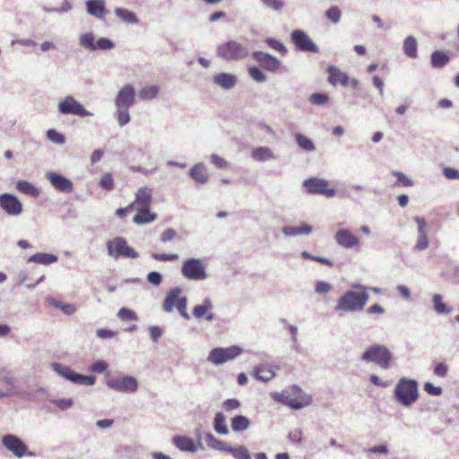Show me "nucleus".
<instances>
[{"label": "nucleus", "mask_w": 459, "mask_h": 459, "mask_svg": "<svg viewBox=\"0 0 459 459\" xmlns=\"http://www.w3.org/2000/svg\"><path fill=\"white\" fill-rule=\"evenodd\" d=\"M273 398L292 409H300L311 403V397L297 385L290 386L280 393H274Z\"/></svg>", "instance_id": "obj_1"}, {"label": "nucleus", "mask_w": 459, "mask_h": 459, "mask_svg": "<svg viewBox=\"0 0 459 459\" xmlns=\"http://www.w3.org/2000/svg\"><path fill=\"white\" fill-rule=\"evenodd\" d=\"M368 299V294L362 291L349 290L345 292L337 302V311H359L362 310Z\"/></svg>", "instance_id": "obj_2"}, {"label": "nucleus", "mask_w": 459, "mask_h": 459, "mask_svg": "<svg viewBox=\"0 0 459 459\" xmlns=\"http://www.w3.org/2000/svg\"><path fill=\"white\" fill-rule=\"evenodd\" d=\"M396 400L403 406L414 403L418 397V383L415 380L402 377L394 390Z\"/></svg>", "instance_id": "obj_3"}, {"label": "nucleus", "mask_w": 459, "mask_h": 459, "mask_svg": "<svg viewBox=\"0 0 459 459\" xmlns=\"http://www.w3.org/2000/svg\"><path fill=\"white\" fill-rule=\"evenodd\" d=\"M361 359L367 362H374L380 368L387 369L391 367L392 353L384 345H373L367 349Z\"/></svg>", "instance_id": "obj_4"}, {"label": "nucleus", "mask_w": 459, "mask_h": 459, "mask_svg": "<svg viewBox=\"0 0 459 459\" xmlns=\"http://www.w3.org/2000/svg\"><path fill=\"white\" fill-rule=\"evenodd\" d=\"M181 293L182 290L180 288L170 290L163 301L162 307L168 313L176 307L185 319L189 320L190 316L186 311L187 299L181 297Z\"/></svg>", "instance_id": "obj_5"}, {"label": "nucleus", "mask_w": 459, "mask_h": 459, "mask_svg": "<svg viewBox=\"0 0 459 459\" xmlns=\"http://www.w3.org/2000/svg\"><path fill=\"white\" fill-rule=\"evenodd\" d=\"M248 49L246 46L230 40L218 47L217 54L225 60H238L248 56Z\"/></svg>", "instance_id": "obj_6"}, {"label": "nucleus", "mask_w": 459, "mask_h": 459, "mask_svg": "<svg viewBox=\"0 0 459 459\" xmlns=\"http://www.w3.org/2000/svg\"><path fill=\"white\" fill-rule=\"evenodd\" d=\"M108 254L115 258L124 256L127 258L138 257V253L127 245L124 238L117 237L107 242Z\"/></svg>", "instance_id": "obj_7"}, {"label": "nucleus", "mask_w": 459, "mask_h": 459, "mask_svg": "<svg viewBox=\"0 0 459 459\" xmlns=\"http://www.w3.org/2000/svg\"><path fill=\"white\" fill-rule=\"evenodd\" d=\"M303 186L309 195H320L331 198L336 194L335 189L330 186L329 182L323 178H309L303 182Z\"/></svg>", "instance_id": "obj_8"}, {"label": "nucleus", "mask_w": 459, "mask_h": 459, "mask_svg": "<svg viewBox=\"0 0 459 459\" xmlns=\"http://www.w3.org/2000/svg\"><path fill=\"white\" fill-rule=\"evenodd\" d=\"M51 367L56 374L65 379L70 380L73 383L84 385H92L95 383L96 377L94 376H83L75 373L65 365H62L60 363H53Z\"/></svg>", "instance_id": "obj_9"}, {"label": "nucleus", "mask_w": 459, "mask_h": 459, "mask_svg": "<svg viewBox=\"0 0 459 459\" xmlns=\"http://www.w3.org/2000/svg\"><path fill=\"white\" fill-rule=\"evenodd\" d=\"M243 353V349L238 345L228 348H214L208 356V360L215 365L232 360Z\"/></svg>", "instance_id": "obj_10"}, {"label": "nucleus", "mask_w": 459, "mask_h": 459, "mask_svg": "<svg viewBox=\"0 0 459 459\" xmlns=\"http://www.w3.org/2000/svg\"><path fill=\"white\" fill-rule=\"evenodd\" d=\"M181 273L185 278L193 281H202L207 277L203 263L196 258L185 260L182 264Z\"/></svg>", "instance_id": "obj_11"}, {"label": "nucleus", "mask_w": 459, "mask_h": 459, "mask_svg": "<svg viewBox=\"0 0 459 459\" xmlns=\"http://www.w3.org/2000/svg\"><path fill=\"white\" fill-rule=\"evenodd\" d=\"M2 444L8 451L18 458H22L25 455H32V454L28 451V447L23 441L14 435H4L2 437Z\"/></svg>", "instance_id": "obj_12"}, {"label": "nucleus", "mask_w": 459, "mask_h": 459, "mask_svg": "<svg viewBox=\"0 0 459 459\" xmlns=\"http://www.w3.org/2000/svg\"><path fill=\"white\" fill-rule=\"evenodd\" d=\"M107 385L115 391L134 393L138 389V381L133 377H116L108 380Z\"/></svg>", "instance_id": "obj_13"}, {"label": "nucleus", "mask_w": 459, "mask_h": 459, "mask_svg": "<svg viewBox=\"0 0 459 459\" xmlns=\"http://www.w3.org/2000/svg\"><path fill=\"white\" fill-rule=\"evenodd\" d=\"M58 110L62 114H71L79 117H88L91 113L74 97L67 96L58 104Z\"/></svg>", "instance_id": "obj_14"}, {"label": "nucleus", "mask_w": 459, "mask_h": 459, "mask_svg": "<svg viewBox=\"0 0 459 459\" xmlns=\"http://www.w3.org/2000/svg\"><path fill=\"white\" fill-rule=\"evenodd\" d=\"M0 207L9 215L18 216L22 212V204L13 195H0Z\"/></svg>", "instance_id": "obj_15"}, {"label": "nucleus", "mask_w": 459, "mask_h": 459, "mask_svg": "<svg viewBox=\"0 0 459 459\" xmlns=\"http://www.w3.org/2000/svg\"><path fill=\"white\" fill-rule=\"evenodd\" d=\"M291 40L293 41L297 48H299V50L312 53L318 52V48L316 47V45L312 41L309 36L303 30H293L291 33Z\"/></svg>", "instance_id": "obj_16"}, {"label": "nucleus", "mask_w": 459, "mask_h": 459, "mask_svg": "<svg viewBox=\"0 0 459 459\" xmlns=\"http://www.w3.org/2000/svg\"><path fill=\"white\" fill-rule=\"evenodd\" d=\"M135 100V90L131 84L123 86L115 100V104L117 108H130Z\"/></svg>", "instance_id": "obj_17"}, {"label": "nucleus", "mask_w": 459, "mask_h": 459, "mask_svg": "<svg viewBox=\"0 0 459 459\" xmlns=\"http://www.w3.org/2000/svg\"><path fill=\"white\" fill-rule=\"evenodd\" d=\"M253 56L264 69L269 72L276 73L281 67L280 61L267 53L255 51Z\"/></svg>", "instance_id": "obj_18"}, {"label": "nucleus", "mask_w": 459, "mask_h": 459, "mask_svg": "<svg viewBox=\"0 0 459 459\" xmlns=\"http://www.w3.org/2000/svg\"><path fill=\"white\" fill-rule=\"evenodd\" d=\"M135 215L133 217V221L137 225L148 224L157 219V214L151 211V206H135Z\"/></svg>", "instance_id": "obj_19"}, {"label": "nucleus", "mask_w": 459, "mask_h": 459, "mask_svg": "<svg viewBox=\"0 0 459 459\" xmlns=\"http://www.w3.org/2000/svg\"><path fill=\"white\" fill-rule=\"evenodd\" d=\"M48 179L51 183V185L60 192L70 193L73 191V184L72 182L63 177L62 175L50 172L47 175Z\"/></svg>", "instance_id": "obj_20"}, {"label": "nucleus", "mask_w": 459, "mask_h": 459, "mask_svg": "<svg viewBox=\"0 0 459 459\" xmlns=\"http://www.w3.org/2000/svg\"><path fill=\"white\" fill-rule=\"evenodd\" d=\"M338 245L345 248H352L359 245V238L347 230H341L335 234Z\"/></svg>", "instance_id": "obj_21"}, {"label": "nucleus", "mask_w": 459, "mask_h": 459, "mask_svg": "<svg viewBox=\"0 0 459 459\" xmlns=\"http://www.w3.org/2000/svg\"><path fill=\"white\" fill-rule=\"evenodd\" d=\"M327 72L329 74L328 82L332 85L335 86L339 83L342 86H347L349 84V76L336 66L329 65Z\"/></svg>", "instance_id": "obj_22"}, {"label": "nucleus", "mask_w": 459, "mask_h": 459, "mask_svg": "<svg viewBox=\"0 0 459 459\" xmlns=\"http://www.w3.org/2000/svg\"><path fill=\"white\" fill-rule=\"evenodd\" d=\"M152 201V189L149 187H141L135 193V198L132 204L135 206H151Z\"/></svg>", "instance_id": "obj_23"}, {"label": "nucleus", "mask_w": 459, "mask_h": 459, "mask_svg": "<svg viewBox=\"0 0 459 459\" xmlns=\"http://www.w3.org/2000/svg\"><path fill=\"white\" fill-rule=\"evenodd\" d=\"M213 307L210 299L206 298L203 304L196 305L193 309V315L195 318L200 319L205 316L207 321H212L214 316L212 314H207L208 311Z\"/></svg>", "instance_id": "obj_24"}, {"label": "nucleus", "mask_w": 459, "mask_h": 459, "mask_svg": "<svg viewBox=\"0 0 459 459\" xmlns=\"http://www.w3.org/2000/svg\"><path fill=\"white\" fill-rule=\"evenodd\" d=\"M190 177L199 184H205L209 179V175L204 164H195L189 172Z\"/></svg>", "instance_id": "obj_25"}, {"label": "nucleus", "mask_w": 459, "mask_h": 459, "mask_svg": "<svg viewBox=\"0 0 459 459\" xmlns=\"http://www.w3.org/2000/svg\"><path fill=\"white\" fill-rule=\"evenodd\" d=\"M173 443L181 451L195 452L197 450V446L194 440L188 437L175 436Z\"/></svg>", "instance_id": "obj_26"}, {"label": "nucleus", "mask_w": 459, "mask_h": 459, "mask_svg": "<svg viewBox=\"0 0 459 459\" xmlns=\"http://www.w3.org/2000/svg\"><path fill=\"white\" fill-rule=\"evenodd\" d=\"M87 12L99 19H102L105 13V2L103 0H88L86 2Z\"/></svg>", "instance_id": "obj_27"}, {"label": "nucleus", "mask_w": 459, "mask_h": 459, "mask_svg": "<svg viewBox=\"0 0 459 459\" xmlns=\"http://www.w3.org/2000/svg\"><path fill=\"white\" fill-rule=\"evenodd\" d=\"M14 391L13 378L4 372H0V398L11 395Z\"/></svg>", "instance_id": "obj_28"}, {"label": "nucleus", "mask_w": 459, "mask_h": 459, "mask_svg": "<svg viewBox=\"0 0 459 459\" xmlns=\"http://www.w3.org/2000/svg\"><path fill=\"white\" fill-rule=\"evenodd\" d=\"M254 377L260 381L268 382L275 377V373L272 368L260 365L255 368Z\"/></svg>", "instance_id": "obj_29"}, {"label": "nucleus", "mask_w": 459, "mask_h": 459, "mask_svg": "<svg viewBox=\"0 0 459 459\" xmlns=\"http://www.w3.org/2000/svg\"><path fill=\"white\" fill-rule=\"evenodd\" d=\"M312 231V227L306 222H302L300 226H287L282 229V232L286 236L308 235Z\"/></svg>", "instance_id": "obj_30"}, {"label": "nucleus", "mask_w": 459, "mask_h": 459, "mask_svg": "<svg viewBox=\"0 0 459 459\" xmlns=\"http://www.w3.org/2000/svg\"><path fill=\"white\" fill-rule=\"evenodd\" d=\"M16 189L20 193L31 197H37L39 195V190L30 182L25 180H19L16 183Z\"/></svg>", "instance_id": "obj_31"}, {"label": "nucleus", "mask_w": 459, "mask_h": 459, "mask_svg": "<svg viewBox=\"0 0 459 459\" xmlns=\"http://www.w3.org/2000/svg\"><path fill=\"white\" fill-rule=\"evenodd\" d=\"M214 82L224 89H230L236 84L237 79L232 74L221 73L214 76Z\"/></svg>", "instance_id": "obj_32"}, {"label": "nucleus", "mask_w": 459, "mask_h": 459, "mask_svg": "<svg viewBox=\"0 0 459 459\" xmlns=\"http://www.w3.org/2000/svg\"><path fill=\"white\" fill-rule=\"evenodd\" d=\"M403 52L411 58H416L418 55V44L414 37L408 36L403 41Z\"/></svg>", "instance_id": "obj_33"}, {"label": "nucleus", "mask_w": 459, "mask_h": 459, "mask_svg": "<svg viewBox=\"0 0 459 459\" xmlns=\"http://www.w3.org/2000/svg\"><path fill=\"white\" fill-rule=\"evenodd\" d=\"M449 60V56L443 51H434L431 54V65L435 68L444 67Z\"/></svg>", "instance_id": "obj_34"}, {"label": "nucleus", "mask_w": 459, "mask_h": 459, "mask_svg": "<svg viewBox=\"0 0 459 459\" xmlns=\"http://www.w3.org/2000/svg\"><path fill=\"white\" fill-rule=\"evenodd\" d=\"M252 158L257 161H264L273 158V152L268 147H258L252 151Z\"/></svg>", "instance_id": "obj_35"}, {"label": "nucleus", "mask_w": 459, "mask_h": 459, "mask_svg": "<svg viewBox=\"0 0 459 459\" xmlns=\"http://www.w3.org/2000/svg\"><path fill=\"white\" fill-rule=\"evenodd\" d=\"M249 424L248 419L242 415L236 416L231 420V428L236 432L246 430Z\"/></svg>", "instance_id": "obj_36"}, {"label": "nucleus", "mask_w": 459, "mask_h": 459, "mask_svg": "<svg viewBox=\"0 0 459 459\" xmlns=\"http://www.w3.org/2000/svg\"><path fill=\"white\" fill-rule=\"evenodd\" d=\"M57 257L56 255L46 253H38L30 258V261L41 264H50L55 263Z\"/></svg>", "instance_id": "obj_37"}, {"label": "nucleus", "mask_w": 459, "mask_h": 459, "mask_svg": "<svg viewBox=\"0 0 459 459\" xmlns=\"http://www.w3.org/2000/svg\"><path fill=\"white\" fill-rule=\"evenodd\" d=\"M159 92V87L156 85H147L143 87L139 91V97L142 100H152Z\"/></svg>", "instance_id": "obj_38"}, {"label": "nucleus", "mask_w": 459, "mask_h": 459, "mask_svg": "<svg viewBox=\"0 0 459 459\" xmlns=\"http://www.w3.org/2000/svg\"><path fill=\"white\" fill-rule=\"evenodd\" d=\"M116 14L123 21L128 22V23H136L138 22V19L134 13L123 9V8H117L115 10Z\"/></svg>", "instance_id": "obj_39"}, {"label": "nucleus", "mask_w": 459, "mask_h": 459, "mask_svg": "<svg viewBox=\"0 0 459 459\" xmlns=\"http://www.w3.org/2000/svg\"><path fill=\"white\" fill-rule=\"evenodd\" d=\"M214 429L222 435H226L229 432L228 427L225 423V417L221 412H218L214 418Z\"/></svg>", "instance_id": "obj_40"}, {"label": "nucleus", "mask_w": 459, "mask_h": 459, "mask_svg": "<svg viewBox=\"0 0 459 459\" xmlns=\"http://www.w3.org/2000/svg\"><path fill=\"white\" fill-rule=\"evenodd\" d=\"M296 141H297V143L299 144V146L305 150V151H314L315 150V145L313 143V142L307 136H305L304 134H297L296 136Z\"/></svg>", "instance_id": "obj_41"}, {"label": "nucleus", "mask_w": 459, "mask_h": 459, "mask_svg": "<svg viewBox=\"0 0 459 459\" xmlns=\"http://www.w3.org/2000/svg\"><path fill=\"white\" fill-rule=\"evenodd\" d=\"M99 186L105 191H108V192L111 191L115 186L114 178H113L112 174L111 173L104 174L99 182Z\"/></svg>", "instance_id": "obj_42"}, {"label": "nucleus", "mask_w": 459, "mask_h": 459, "mask_svg": "<svg viewBox=\"0 0 459 459\" xmlns=\"http://www.w3.org/2000/svg\"><path fill=\"white\" fill-rule=\"evenodd\" d=\"M80 44L84 48L94 51L95 50V42L94 36L92 33L88 32L81 36Z\"/></svg>", "instance_id": "obj_43"}, {"label": "nucleus", "mask_w": 459, "mask_h": 459, "mask_svg": "<svg viewBox=\"0 0 459 459\" xmlns=\"http://www.w3.org/2000/svg\"><path fill=\"white\" fill-rule=\"evenodd\" d=\"M229 453H230L236 459H251L248 450L243 446L237 447L231 446Z\"/></svg>", "instance_id": "obj_44"}, {"label": "nucleus", "mask_w": 459, "mask_h": 459, "mask_svg": "<svg viewBox=\"0 0 459 459\" xmlns=\"http://www.w3.org/2000/svg\"><path fill=\"white\" fill-rule=\"evenodd\" d=\"M433 302L435 309L439 314H447L451 311L450 308L446 307V305L442 301V297L439 294H435L433 296Z\"/></svg>", "instance_id": "obj_45"}, {"label": "nucleus", "mask_w": 459, "mask_h": 459, "mask_svg": "<svg viewBox=\"0 0 459 459\" xmlns=\"http://www.w3.org/2000/svg\"><path fill=\"white\" fill-rule=\"evenodd\" d=\"M326 18L333 23L340 22L342 17V12L338 6H331L325 12Z\"/></svg>", "instance_id": "obj_46"}, {"label": "nucleus", "mask_w": 459, "mask_h": 459, "mask_svg": "<svg viewBox=\"0 0 459 459\" xmlns=\"http://www.w3.org/2000/svg\"><path fill=\"white\" fill-rule=\"evenodd\" d=\"M209 446L214 449L224 452H230V449L231 447L228 443L219 440L213 437L212 436H210Z\"/></svg>", "instance_id": "obj_47"}, {"label": "nucleus", "mask_w": 459, "mask_h": 459, "mask_svg": "<svg viewBox=\"0 0 459 459\" xmlns=\"http://www.w3.org/2000/svg\"><path fill=\"white\" fill-rule=\"evenodd\" d=\"M392 174L396 178L395 186H411L413 182L401 171H393Z\"/></svg>", "instance_id": "obj_48"}, {"label": "nucleus", "mask_w": 459, "mask_h": 459, "mask_svg": "<svg viewBox=\"0 0 459 459\" xmlns=\"http://www.w3.org/2000/svg\"><path fill=\"white\" fill-rule=\"evenodd\" d=\"M248 74L255 82H263L266 81V75L258 67L249 66Z\"/></svg>", "instance_id": "obj_49"}, {"label": "nucleus", "mask_w": 459, "mask_h": 459, "mask_svg": "<svg viewBox=\"0 0 459 459\" xmlns=\"http://www.w3.org/2000/svg\"><path fill=\"white\" fill-rule=\"evenodd\" d=\"M117 316L123 321H135V320H137L136 314L133 310H131L129 308H126V307H122L118 311Z\"/></svg>", "instance_id": "obj_50"}, {"label": "nucleus", "mask_w": 459, "mask_h": 459, "mask_svg": "<svg viewBox=\"0 0 459 459\" xmlns=\"http://www.w3.org/2000/svg\"><path fill=\"white\" fill-rule=\"evenodd\" d=\"M50 304L60 308L64 313L72 315L75 312V307L73 304H63L54 299H49Z\"/></svg>", "instance_id": "obj_51"}, {"label": "nucleus", "mask_w": 459, "mask_h": 459, "mask_svg": "<svg viewBox=\"0 0 459 459\" xmlns=\"http://www.w3.org/2000/svg\"><path fill=\"white\" fill-rule=\"evenodd\" d=\"M129 108H117V118L121 126L126 125L130 121Z\"/></svg>", "instance_id": "obj_52"}, {"label": "nucleus", "mask_w": 459, "mask_h": 459, "mask_svg": "<svg viewBox=\"0 0 459 459\" xmlns=\"http://www.w3.org/2000/svg\"><path fill=\"white\" fill-rule=\"evenodd\" d=\"M266 43L270 48L281 53V55H284L287 52L286 48L278 39L270 38L266 39Z\"/></svg>", "instance_id": "obj_53"}, {"label": "nucleus", "mask_w": 459, "mask_h": 459, "mask_svg": "<svg viewBox=\"0 0 459 459\" xmlns=\"http://www.w3.org/2000/svg\"><path fill=\"white\" fill-rule=\"evenodd\" d=\"M152 257L154 260L160 261V262L177 261L179 258L178 254H158V253L152 254Z\"/></svg>", "instance_id": "obj_54"}, {"label": "nucleus", "mask_w": 459, "mask_h": 459, "mask_svg": "<svg viewBox=\"0 0 459 459\" xmlns=\"http://www.w3.org/2000/svg\"><path fill=\"white\" fill-rule=\"evenodd\" d=\"M113 48H114V43L107 38H100L95 43V50H97V49L108 50Z\"/></svg>", "instance_id": "obj_55"}, {"label": "nucleus", "mask_w": 459, "mask_h": 459, "mask_svg": "<svg viewBox=\"0 0 459 459\" xmlns=\"http://www.w3.org/2000/svg\"><path fill=\"white\" fill-rule=\"evenodd\" d=\"M48 138L56 143L62 144L65 143V136L56 131L55 129H49L47 133Z\"/></svg>", "instance_id": "obj_56"}, {"label": "nucleus", "mask_w": 459, "mask_h": 459, "mask_svg": "<svg viewBox=\"0 0 459 459\" xmlns=\"http://www.w3.org/2000/svg\"><path fill=\"white\" fill-rule=\"evenodd\" d=\"M429 247V239L427 233H419V237L415 245V249L424 250Z\"/></svg>", "instance_id": "obj_57"}, {"label": "nucleus", "mask_w": 459, "mask_h": 459, "mask_svg": "<svg viewBox=\"0 0 459 459\" xmlns=\"http://www.w3.org/2000/svg\"><path fill=\"white\" fill-rule=\"evenodd\" d=\"M210 159L211 162L218 169H226L229 166V162L217 154H212Z\"/></svg>", "instance_id": "obj_58"}, {"label": "nucleus", "mask_w": 459, "mask_h": 459, "mask_svg": "<svg viewBox=\"0 0 459 459\" xmlns=\"http://www.w3.org/2000/svg\"><path fill=\"white\" fill-rule=\"evenodd\" d=\"M263 3L274 11H281L284 6L282 0H262Z\"/></svg>", "instance_id": "obj_59"}, {"label": "nucleus", "mask_w": 459, "mask_h": 459, "mask_svg": "<svg viewBox=\"0 0 459 459\" xmlns=\"http://www.w3.org/2000/svg\"><path fill=\"white\" fill-rule=\"evenodd\" d=\"M310 100L315 105H324L328 100V96L322 93H314L310 97Z\"/></svg>", "instance_id": "obj_60"}, {"label": "nucleus", "mask_w": 459, "mask_h": 459, "mask_svg": "<svg viewBox=\"0 0 459 459\" xmlns=\"http://www.w3.org/2000/svg\"><path fill=\"white\" fill-rule=\"evenodd\" d=\"M424 390L429 394L434 395V396H438L442 393V389L440 387L435 386L431 383H429V382L424 384Z\"/></svg>", "instance_id": "obj_61"}, {"label": "nucleus", "mask_w": 459, "mask_h": 459, "mask_svg": "<svg viewBox=\"0 0 459 459\" xmlns=\"http://www.w3.org/2000/svg\"><path fill=\"white\" fill-rule=\"evenodd\" d=\"M176 236H177V232H176L175 230H173V229H167L160 235V241L163 242V243H167V242L171 241L172 239H174Z\"/></svg>", "instance_id": "obj_62"}, {"label": "nucleus", "mask_w": 459, "mask_h": 459, "mask_svg": "<svg viewBox=\"0 0 459 459\" xmlns=\"http://www.w3.org/2000/svg\"><path fill=\"white\" fill-rule=\"evenodd\" d=\"M315 290L319 294H325L332 290L331 284L325 281H317Z\"/></svg>", "instance_id": "obj_63"}, {"label": "nucleus", "mask_w": 459, "mask_h": 459, "mask_svg": "<svg viewBox=\"0 0 459 459\" xmlns=\"http://www.w3.org/2000/svg\"><path fill=\"white\" fill-rule=\"evenodd\" d=\"M445 177L448 179H457L459 178V170L454 168H445L443 170Z\"/></svg>", "instance_id": "obj_64"}]
</instances>
